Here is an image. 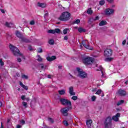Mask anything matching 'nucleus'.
<instances>
[{"label":"nucleus","instance_id":"obj_37","mask_svg":"<svg viewBox=\"0 0 128 128\" xmlns=\"http://www.w3.org/2000/svg\"><path fill=\"white\" fill-rule=\"evenodd\" d=\"M100 20V18L98 17V16H96L94 18L92 19V20L96 22V20Z\"/></svg>","mask_w":128,"mask_h":128},{"label":"nucleus","instance_id":"obj_31","mask_svg":"<svg viewBox=\"0 0 128 128\" xmlns=\"http://www.w3.org/2000/svg\"><path fill=\"white\" fill-rule=\"evenodd\" d=\"M80 22V20L77 19L74 22V24H78Z\"/></svg>","mask_w":128,"mask_h":128},{"label":"nucleus","instance_id":"obj_6","mask_svg":"<svg viewBox=\"0 0 128 128\" xmlns=\"http://www.w3.org/2000/svg\"><path fill=\"white\" fill-rule=\"evenodd\" d=\"M83 62L85 64H92L94 62V58L92 57H86L83 59Z\"/></svg>","mask_w":128,"mask_h":128},{"label":"nucleus","instance_id":"obj_36","mask_svg":"<svg viewBox=\"0 0 128 128\" xmlns=\"http://www.w3.org/2000/svg\"><path fill=\"white\" fill-rule=\"evenodd\" d=\"M104 0H100V6H104Z\"/></svg>","mask_w":128,"mask_h":128},{"label":"nucleus","instance_id":"obj_43","mask_svg":"<svg viewBox=\"0 0 128 128\" xmlns=\"http://www.w3.org/2000/svg\"><path fill=\"white\" fill-rule=\"evenodd\" d=\"M26 96L23 95L21 96V99L22 100H26Z\"/></svg>","mask_w":128,"mask_h":128},{"label":"nucleus","instance_id":"obj_49","mask_svg":"<svg viewBox=\"0 0 128 128\" xmlns=\"http://www.w3.org/2000/svg\"><path fill=\"white\" fill-rule=\"evenodd\" d=\"M0 64H1V66H4V62H2V59H0Z\"/></svg>","mask_w":128,"mask_h":128},{"label":"nucleus","instance_id":"obj_61","mask_svg":"<svg viewBox=\"0 0 128 128\" xmlns=\"http://www.w3.org/2000/svg\"><path fill=\"white\" fill-rule=\"evenodd\" d=\"M48 78H52V76L50 75H48Z\"/></svg>","mask_w":128,"mask_h":128},{"label":"nucleus","instance_id":"obj_62","mask_svg":"<svg viewBox=\"0 0 128 128\" xmlns=\"http://www.w3.org/2000/svg\"><path fill=\"white\" fill-rule=\"evenodd\" d=\"M0 128H4V125H2V122H1V127Z\"/></svg>","mask_w":128,"mask_h":128},{"label":"nucleus","instance_id":"obj_8","mask_svg":"<svg viewBox=\"0 0 128 128\" xmlns=\"http://www.w3.org/2000/svg\"><path fill=\"white\" fill-rule=\"evenodd\" d=\"M70 108H72V107H66L62 109L61 112L63 116H68V112L70 110Z\"/></svg>","mask_w":128,"mask_h":128},{"label":"nucleus","instance_id":"obj_44","mask_svg":"<svg viewBox=\"0 0 128 128\" xmlns=\"http://www.w3.org/2000/svg\"><path fill=\"white\" fill-rule=\"evenodd\" d=\"M34 24H36V22H34V20H32L30 22V24L31 26H34Z\"/></svg>","mask_w":128,"mask_h":128},{"label":"nucleus","instance_id":"obj_51","mask_svg":"<svg viewBox=\"0 0 128 128\" xmlns=\"http://www.w3.org/2000/svg\"><path fill=\"white\" fill-rule=\"evenodd\" d=\"M28 50H32V46H28Z\"/></svg>","mask_w":128,"mask_h":128},{"label":"nucleus","instance_id":"obj_58","mask_svg":"<svg viewBox=\"0 0 128 128\" xmlns=\"http://www.w3.org/2000/svg\"><path fill=\"white\" fill-rule=\"evenodd\" d=\"M16 128H22V126L20 125H17Z\"/></svg>","mask_w":128,"mask_h":128},{"label":"nucleus","instance_id":"obj_14","mask_svg":"<svg viewBox=\"0 0 128 128\" xmlns=\"http://www.w3.org/2000/svg\"><path fill=\"white\" fill-rule=\"evenodd\" d=\"M69 94L70 96H76V93L74 92V87L70 86L69 88Z\"/></svg>","mask_w":128,"mask_h":128},{"label":"nucleus","instance_id":"obj_5","mask_svg":"<svg viewBox=\"0 0 128 128\" xmlns=\"http://www.w3.org/2000/svg\"><path fill=\"white\" fill-rule=\"evenodd\" d=\"M60 102L63 106H72V102L68 99L66 98H60Z\"/></svg>","mask_w":128,"mask_h":128},{"label":"nucleus","instance_id":"obj_18","mask_svg":"<svg viewBox=\"0 0 128 128\" xmlns=\"http://www.w3.org/2000/svg\"><path fill=\"white\" fill-rule=\"evenodd\" d=\"M5 26H6L7 28H13L14 24L12 22H6Z\"/></svg>","mask_w":128,"mask_h":128},{"label":"nucleus","instance_id":"obj_7","mask_svg":"<svg viewBox=\"0 0 128 128\" xmlns=\"http://www.w3.org/2000/svg\"><path fill=\"white\" fill-rule=\"evenodd\" d=\"M112 49L107 48L104 51V56L106 58L112 56Z\"/></svg>","mask_w":128,"mask_h":128},{"label":"nucleus","instance_id":"obj_46","mask_svg":"<svg viewBox=\"0 0 128 128\" xmlns=\"http://www.w3.org/2000/svg\"><path fill=\"white\" fill-rule=\"evenodd\" d=\"M126 44V40H124L122 41V44L123 46H124V44Z\"/></svg>","mask_w":128,"mask_h":128},{"label":"nucleus","instance_id":"obj_60","mask_svg":"<svg viewBox=\"0 0 128 128\" xmlns=\"http://www.w3.org/2000/svg\"><path fill=\"white\" fill-rule=\"evenodd\" d=\"M16 76H18V78L20 77V74H18V72L16 73Z\"/></svg>","mask_w":128,"mask_h":128},{"label":"nucleus","instance_id":"obj_26","mask_svg":"<svg viewBox=\"0 0 128 128\" xmlns=\"http://www.w3.org/2000/svg\"><path fill=\"white\" fill-rule=\"evenodd\" d=\"M54 34H60V28H56L54 30Z\"/></svg>","mask_w":128,"mask_h":128},{"label":"nucleus","instance_id":"obj_27","mask_svg":"<svg viewBox=\"0 0 128 128\" xmlns=\"http://www.w3.org/2000/svg\"><path fill=\"white\" fill-rule=\"evenodd\" d=\"M114 60L112 58H107L105 59V62H112Z\"/></svg>","mask_w":128,"mask_h":128},{"label":"nucleus","instance_id":"obj_47","mask_svg":"<svg viewBox=\"0 0 128 128\" xmlns=\"http://www.w3.org/2000/svg\"><path fill=\"white\" fill-rule=\"evenodd\" d=\"M22 88H24V90H28V88L24 85V86H23Z\"/></svg>","mask_w":128,"mask_h":128},{"label":"nucleus","instance_id":"obj_50","mask_svg":"<svg viewBox=\"0 0 128 128\" xmlns=\"http://www.w3.org/2000/svg\"><path fill=\"white\" fill-rule=\"evenodd\" d=\"M0 10L2 14H6V12L4 11V9H0Z\"/></svg>","mask_w":128,"mask_h":128},{"label":"nucleus","instance_id":"obj_13","mask_svg":"<svg viewBox=\"0 0 128 128\" xmlns=\"http://www.w3.org/2000/svg\"><path fill=\"white\" fill-rule=\"evenodd\" d=\"M48 62H52V60H56V56H52L51 57L50 56H48L46 58Z\"/></svg>","mask_w":128,"mask_h":128},{"label":"nucleus","instance_id":"obj_4","mask_svg":"<svg viewBox=\"0 0 128 128\" xmlns=\"http://www.w3.org/2000/svg\"><path fill=\"white\" fill-rule=\"evenodd\" d=\"M112 119L110 116H108L106 119L104 123V126H105L104 128H112Z\"/></svg>","mask_w":128,"mask_h":128},{"label":"nucleus","instance_id":"obj_23","mask_svg":"<svg viewBox=\"0 0 128 128\" xmlns=\"http://www.w3.org/2000/svg\"><path fill=\"white\" fill-rule=\"evenodd\" d=\"M22 42H30V40L26 38H22Z\"/></svg>","mask_w":128,"mask_h":128},{"label":"nucleus","instance_id":"obj_56","mask_svg":"<svg viewBox=\"0 0 128 128\" xmlns=\"http://www.w3.org/2000/svg\"><path fill=\"white\" fill-rule=\"evenodd\" d=\"M68 36H65L64 37V40H68Z\"/></svg>","mask_w":128,"mask_h":128},{"label":"nucleus","instance_id":"obj_32","mask_svg":"<svg viewBox=\"0 0 128 128\" xmlns=\"http://www.w3.org/2000/svg\"><path fill=\"white\" fill-rule=\"evenodd\" d=\"M48 34H54V30H50L48 31Z\"/></svg>","mask_w":128,"mask_h":128},{"label":"nucleus","instance_id":"obj_22","mask_svg":"<svg viewBox=\"0 0 128 128\" xmlns=\"http://www.w3.org/2000/svg\"><path fill=\"white\" fill-rule=\"evenodd\" d=\"M78 32H86V30L84 28H78Z\"/></svg>","mask_w":128,"mask_h":128},{"label":"nucleus","instance_id":"obj_9","mask_svg":"<svg viewBox=\"0 0 128 128\" xmlns=\"http://www.w3.org/2000/svg\"><path fill=\"white\" fill-rule=\"evenodd\" d=\"M86 42H88V40H83L82 42V45L84 46V47H85L86 48L87 50H92V47H91L90 46L89 44H86Z\"/></svg>","mask_w":128,"mask_h":128},{"label":"nucleus","instance_id":"obj_38","mask_svg":"<svg viewBox=\"0 0 128 128\" xmlns=\"http://www.w3.org/2000/svg\"><path fill=\"white\" fill-rule=\"evenodd\" d=\"M96 98V96H92V102H95Z\"/></svg>","mask_w":128,"mask_h":128},{"label":"nucleus","instance_id":"obj_24","mask_svg":"<svg viewBox=\"0 0 128 128\" xmlns=\"http://www.w3.org/2000/svg\"><path fill=\"white\" fill-rule=\"evenodd\" d=\"M93 11L92 10V8H89L87 10V14H92Z\"/></svg>","mask_w":128,"mask_h":128},{"label":"nucleus","instance_id":"obj_57","mask_svg":"<svg viewBox=\"0 0 128 128\" xmlns=\"http://www.w3.org/2000/svg\"><path fill=\"white\" fill-rule=\"evenodd\" d=\"M58 68H59V70H62V66H58Z\"/></svg>","mask_w":128,"mask_h":128},{"label":"nucleus","instance_id":"obj_64","mask_svg":"<svg viewBox=\"0 0 128 128\" xmlns=\"http://www.w3.org/2000/svg\"><path fill=\"white\" fill-rule=\"evenodd\" d=\"M10 122V119H8V120H7V123L8 124L9 122Z\"/></svg>","mask_w":128,"mask_h":128},{"label":"nucleus","instance_id":"obj_55","mask_svg":"<svg viewBox=\"0 0 128 128\" xmlns=\"http://www.w3.org/2000/svg\"><path fill=\"white\" fill-rule=\"evenodd\" d=\"M18 62H22V58H18Z\"/></svg>","mask_w":128,"mask_h":128},{"label":"nucleus","instance_id":"obj_12","mask_svg":"<svg viewBox=\"0 0 128 128\" xmlns=\"http://www.w3.org/2000/svg\"><path fill=\"white\" fill-rule=\"evenodd\" d=\"M120 114L118 113L117 114H116V116H112V120L115 122H118V118H120Z\"/></svg>","mask_w":128,"mask_h":128},{"label":"nucleus","instance_id":"obj_2","mask_svg":"<svg viewBox=\"0 0 128 128\" xmlns=\"http://www.w3.org/2000/svg\"><path fill=\"white\" fill-rule=\"evenodd\" d=\"M9 46L10 50H12L14 56H22V54H20V50L16 47L12 46V44H10Z\"/></svg>","mask_w":128,"mask_h":128},{"label":"nucleus","instance_id":"obj_53","mask_svg":"<svg viewBox=\"0 0 128 128\" xmlns=\"http://www.w3.org/2000/svg\"><path fill=\"white\" fill-rule=\"evenodd\" d=\"M20 86L22 88H23V86H24V84H22V82H20Z\"/></svg>","mask_w":128,"mask_h":128},{"label":"nucleus","instance_id":"obj_33","mask_svg":"<svg viewBox=\"0 0 128 128\" xmlns=\"http://www.w3.org/2000/svg\"><path fill=\"white\" fill-rule=\"evenodd\" d=\"M22 104L24 106V108H28V104L26 103V102H22Z\"/></svg>","mask_w":128,"mask_h":128},{"label":"nucleus","instance_id":"obj_52","mask_svg":"<svg viewBox=\"0 0 128 128\" xmlns=\"http://www.w3.org/2000/svg\"><path fill=\"white\" fill-rule=\"evenodd\" d=\"M48 16V13H46L44 15V18H46V16Z\"/></svg>","mask_w":128,"mask_h":128},{"label":"nucleus","instance_id":"obj_39","mask_svg":"<svg viewBox=\"0 0 128 128\" xmlns=\"http://www.w3.org/2000/svg\"><path fill=\"white\" fill-rule=\"evenodd\" d=\"M48 120H49V122H52V124H54V119L50 118H48Z\"/></svg>","mask_w":128,"mask_h":128},{"label":"nucleus","instance_id":"obj_63","mask_svg":"<svg viewBox=\"0 0 128 128\" xmlns=\"http://www.w3.org/2000/svg\"><path fill=\"white\" fill-rule=\"evenodd\" d=\"M70 76L72 77V78H74V76H72V75L70 74H69Z\"/></svg>","mask_w":128,"mask_h":128},{"label":"nucleus","instance_id":"obj_16","mask_svg":"<svg viewBox=\"0 0 128 128\" xmlns=\"http://www.w3.org/2000/svg\"><path fill=\"white\" fill-rule=\"evenodd\" d=\"M16 34L18 38H20L21 40L24 38L22 36V34L20 31H16Z\"/></svg>","mask_w":128,"mask_h":128},{"label":"nucleus","instance_id":"obj_21","mask_svg":"<svg viewBox=\"0 0 128 128\" xmlns=\"http://www.w3.org/2000/svg\"><path fill=\"white\" fill-rule=\"evenodd\" d=\"M37 58H37L38 62H42V60H44V59L42 58V57H40V56L38 55Z\"/></svg>","mask_w":128,"mask_h":128},{"label":"nucleus","instance_id":"obj_15","mask_svg":"<svg viewBox=\"0 0 128 128\" xmlns=\"http://www.w3.org/2000/svg\"><path fill=\"white\" fill-rule=\"evenodd\" d=\"M92 120H87L86 122V124L88 128H92Z\"/></svg>","mask_w":128,"mask_h":128},{"label":"nucleus","instance_id":"obj_42","mask_svg":"<svg viewBox=\"0 0 128 128\" xmlns=\"http://www.w3.org/2000/svg\"><path fill=\"white\" fill-rule=\"evenodd\" d=\"M38 53L42 52V48H39L38 49Z\"/></svg>","mask_w":128,"mask_h":128},{"label":"nucleus","instance_id":"obj_17","mask_svg":"<svg viewBox=\"0 0 128 128\" xmlns=\"http://www.w3.org/2000/svg\"><path fill=\"white\" fill-rule=\"evenodd\" d=\"M38 6H39V8H44L46 7V3H40L38 2Z\"/></svg>","mask_w":128,"mask_h":128},{"label":"nucleus","instance_id":"obj_3","mask_svg":"<svg viewBox=\"0 0 128 128\" xmlns=\"http://www.w3.org/2000/svg\"><path fill=\"white\" fill-rule=\"evenodd\" d=\"M76 70L78 74V76L80 78H88V74L84 72L82 69L78 68H76Z\"/></svg>","mask_w":128,"mask_h":128},{"label":"nucleus","instance_id":"obj_48","mask_svg":"<svg viewBox=\"0 0 128 128\" xmlns=\"http://www.w3.org/2000/svg\"><path fill=\"white\" fill-rule=\"evenodd\" d=\"M106 1L110 4H112V2H114V0H106Z\"/></svg>","mask_w":128,"mask_h":128},{"label":"nucleus","instance_id":"obj_19","mask_svg":"<svg viewBox=\"0 0 128 128\" xmlns=\"http://www.w3.org/2000/svg\"><path fill=\"white\" fill-rule=\"evenodd\" d=\"M58 92L60 96H64L66 94V90H59Z\"/></svg>","mask_w":128,"mask_h":128},{"label":"nucleus","instance_id":"obj_10","mask_svg":"<svg viewBox=\"0 0 128 128\" xmlns=\"http://www.w3.org/2000/svg\"><path fill=\"white\" fill-rule=\"evenodd\" d=\"M114 12V10L112 8H107L105 10V14L106 16H110V14H112Z\"/></svg>","mask_w":128,"mask_h":128},{"label":"nucleus","instance_id":"obj_45","mask_svg":"<svg viewBox=\"0 0 128 128\" xmlns=\"http://www.w3.org/2000/svg\"><path fill=\"white\" fill-rule=\"evenodd\" d=\"M40 66L41 68L44 69V64H40Z\"/></svg>","mask_w":128,"mask_h":128},{"label":"nucleus","instance_id":"obj_30","mask_svg":"<svg viewBox=\"0 0 128 128\" xmlns=\"http://www.w3.org/2000/svg\"><path fill=\"white\" fill-rule=\"evenodd\" d=\"M68 28H65L63 30V34H68Z\"/></svg>","mask_w":128,"mask_h":128},{"label":"nucleus","instance_id":"obj_20","mask_svg":"<svg viewBox=\"0 0 128 128\" xmlns=\"http://www.w3.org/2000/svg\"><path fill=\"white\" fill-rule=\"evenodd\" d=\"M106 24V21H104V20L101 21L99 24L100 26H104Z\"/></svg>","mask_w":128,"mask_h":128},{"label":"nucleus","instance_id":"obj_34","mask_svg":"<svg viewBox=\"0 0 128 128\" xmlns=\"http://www.w3.org/2000/svg\"><path fill=\"white\" fill-rule=\"evenodd\" d=\"M100 92H102V90L100 89L96 92V94H100Z\"/></svg>","mask_w":128,"mask_h":128},{"label":"nucleus","instance_id":"obj_1","mask_svg":"<svg viewBox=\"0 0 128 128\" xmlns=\"http://www.w3.org/2000/svg\"><path fill=\"white\" fill-rule=\"evenodd\" d=\"M70 18V14L68 12H65L59 17L58 20L65 22V20H68Z\"/></svg>","mask_w":128,"mask_h":128},{"label":"nucleus","instance_id":"obj_11","mask_svg":"<svg viewBox=\"0 0 128 128\" xmlns=\"http://www.w3.org/2000/svg\"><path fill=\"white\" fill-rule=\"evenodd\" d=\"M118 94L120 96H124L126 95V92L124 90H122V89H120L118 91Z\"/></svg>","mask_w":128,"mask_h":128},{"label":"nucleus","instance_id":"obj_29","mask_svg":"<svg viewBox=\"0 0 128 128\" xmlns=\"http://www.w3.org/2000/svg\"><path fill=\"white\" fill-rule=\"evenodd\" d=\"M22 78H25V80H28V76H26V74H22Z\"/></svg>","mask_w":128,"mask_h":128},{"label":"nucleus","instance_id":"obj_25","mask_svg":"<svg viewBox=\"0 0 128 128\" xmlns=\"http://www.w3.org/2000/svg\"><path fill=\"white\" fill-rule=\"evenodd\" d=\"M124 100H120V101H118L117 104H116V106H120L121 104H124Z\"/></svg>","mask_w":128,"mask_h":128},{"label":"nucleus","instance_id":"obj_35","mask_svg":"<svg viewBox=\"0 0 128 128\" xmlns=\"http://www.w3.org/2000/svg\"><path fill=\"white\" fill-rule=\"evenodd\" d=\"M71 98L73 100H78V96H73Z\"/></svg>","mask_w":128,"mask_h":128},{"label":"nucleus","instance_id":"obj_54","mask_svg":"<svg viewBox=\"0 0 128 128\" xmlns=\"http://www.w3.org/2000/svg\"><path fill=\"white\" fill-rule=\"evenodd\" d=\"M96 90H97V88H94V89L92 90V92H96Z\"/></svg>","mask_w":128,"mask_h":128},{"label":"nucleus","instance_id":"obj_28","mask_svg":"<svg viewBox=\"0 0 128 128\" xmlns=\"http://www.w3.org/2000/svg\"><path fill=\"white\" fill-rule=\"evenodd\" d=\"M48 44H50L52 45V44H54V40L51 39V40H49Z\"/></svg>","mask_w":128,"mask_h":128},{"label":"nucleus","instance_id":"obj_59","mask_svg":"<svg viewBox=\"0 0 128 128\" xmlns=\"http://www.w3.org/2000/svg\"><path fill=\"white\" fill-rule=\"evenodd\" d=\"M25 100H26V102H28L30 100V98H26Z\"/></svg>","mask_w":128,"mask_h":128},{"label":"nucleus","instance_id":"obj_40","mask_svg":"<svg viewBox=\"0 0 128 128\" xmlns=\"http://www.w3.org/2000/svg\"><path fill=\"white\" fill-rule=\"evenodd\" d=\"M64 126H68V121L64 120Z\"/></svg>","mask_w":128,"mask_h":128},{"label":"nucleus","instance_id":"obj_41","mask_svg":"<svg viewBox=\"0 0 128 128\" xmlns=\"http://www.w3.org/2000/svg\"><path fill=\"white\" fill-rule=\"evenodd\" d=\"M20 124H26V121L24 120H20Z\"/></svg>","mask_w":128,"mask_h":128}]
</instances>
